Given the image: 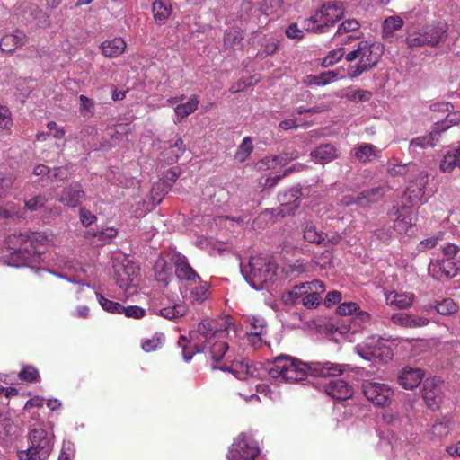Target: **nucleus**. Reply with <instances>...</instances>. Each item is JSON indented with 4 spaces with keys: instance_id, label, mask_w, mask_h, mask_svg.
Returning a JSON list of instances; mask_svg holds the SVG:
<instances>
[{
    "instance_id": "obj_1",
    "label": "nucleus",
    "mask_w": 460,
    "mask_h": 460,
    "mask_svg": "<svg viewBox=\"0 0 460 460\" xmlns=\"http://www.w3.org/2000/svg\"><path fill=\"white\" fill-rule=\"evenodd\" d=\"M231 328L227 320L204 319L196 329L190 330L189 336L181 335L178 344L181 347L182 357L186 362L193 355L208 349L211 359L220 362L229 349L226 341Z\"/></svg>"
},
{
    "instance_id": "obj_2",
    "label": "nucleus",
    "mask_w": 460,
    "mask_h": 460,
    "mask_svg": "<svg viewBox=\"0 0 460 460\" xmlns=\"http://www.w3.org/2000/svg\"><path fill=\"white\" fill-rule=\"evenodd\" d=\"M348 367V365L330 361L306 363L290 356L280 355L274 358L268 374L274 379L298 382L305 380L308 374L315 376H334L343 374Z\"/></svg>"
},
{
    "instance_id": "obj_3",
    "label": "nucleus",
    "mask_w": 460,
    "mask_h": 460,
    "mask_svg": "<svg viewBox=\"0 0 460 460\" xmlns=\"http://www.w3.org/2000/svg\"><path fill=\"white\" fill-rule=\"evenodd\" d=\"M344 4L341 2H332L323 4L308 19L303 22V30L296 23H291L286 30L289 39L300 40L304 37V30L314 33H324L341 20L344 14Z\"/></svg>"
},
{
    "instance_id": "obj_4",
    "label": "nucleus",
    "mask_w": 460,
    "mask_h": 460,
    "mask_svg": "<svg viewBox=\"0 0 460 460\" xmlns=\"http://www.w3.org/2000/svg\"><path fill=\"white\" fill-rule=\"evenodd\" d=\"M44 240L45 236L37 232L14 234L7 236L5 243L12 251L10 264L14 267H22L38 261L42 252L40 245Z\"/></svg>"
},
{
    "instance_id": "obj_5",
    "label": "nucleus",
    "mask_w": 460,
    "mask_h": 460,
    "mask_svg": "<svg viewBox=\"0 0 460 460\" xmlns=\"http://www.w3.org/2000/svg\"><path fill=\"white\" fill-rule=\"evenodd\" d=\"M382 55L379 44L360 41L356 49L348 52L345 58L351 64L348 67V75L351 78L359 76L376 66Z\"/></svg>"
},
{
    "instance_id": "obj_6",
    "label": "nucleus",
    "mask_w": 460,
    "mask_h": 460,
    "mask_svg": "<svg viewBox=\"0 0 460 460\" xmlns=\"http://www.w3.org/2000/svg\"><path fill=\"white\" fill-rule=\"evenodd\" d=\"M54 446V434L43 428H35L28 434L26 448L17 449L18 460H48Z\"/></svg>"
},
{
    "instance_id": "obj_7",
    "label": "nucleus",
    "mask_w": 460,
    "mask_h": 460,
    "mask_svg": "<svg viewBox=\"0 0 460 460\" xmlns=\"http://www.w3.org/2000/svg\"><path fill=\"white\" fill-rule=\"evenodd\" d=\"M54 446V434L43 428H35L28 434L26 448L17 449L18 460H48Z\"/></svg>"
},
{
    "instance_id": "obj_8",
    "label": "nucleus",
    "mask_w": 460,
    "mask_h": 460,
    "mask_svg": "<svg viewBox=\"0 0 460 460\" xmlns=\"http://www.w3.org/2000/svg\"><path fill=\"white\" fill-rule=\"evenodd\" d=\"M459 247L447 243L442 247V257L431 260L429 264V274L435 279L454 278L460 270Z\"/></svg>"
},
{
    "instance_id": "obj_9",
    "label": "nucleus",
    "mask_w": 460,
    "mask_h": 460,
    "mask_svg": "<svg viewBox=\"0 0 460 460\" xmlns=\"http://www.w3.org/2000/svg\"><path fill=\"white\" fill-rule=\"evenodd\" d=\"M324 290V283L314 279L294 286L292 289L283 295V299L286 303L302 304L305 307L312 309L320 305L322 301L321 293Z\"/></svg>"
},
{
    "instance_id": "obj_10",
    "label": "nucleus",
    "mask_w": 460,
    "mask_h": 460,
    "mask_svg": "<svg viewBox=\"0 0 460 460\" xmlns=\"http://www.w3.org/2000/svg\"><path fill=\"white\" fill-rule=\"evenodd\" d=\"M240 267L247 283L256 290L262 289L275 275L274 265L262 256L251 257L247 265L241 263Z\"/></svg>"
},
{
    "instance_id": "obj_11",
    "label": "nucleus",
    "mask_w": 460,
    "mask_h": 460,
    "mask_svg": "<svg viewBox=\"0 0 460 460\" xmlns=\"http://www.w3.org/2000/svg\"><path fill=\"white\" fill-rule=\"evenodd\" d=\"M355 351L367 361L380 360L386 362L393 357L392 349L379 336H370L355 347Z\"/></svg>"
},
{
    "instance_id": "obj_12",
    "label": "nucleus",
    "mask_w": 460,
    "mask_h": 460,
    "mask_svg": "<svg viewBox=\"0 0 460 460\" xmlns=\"http://www.w3.org/2000/svg\"><path fill=\"white\" fill-rule=\"evenodd\" d=\"M260 453L257 442L249 435L241 433L227 453L228 460H253Z\"/></svg>"
},
{
    "instance_id": "obj_13",
    "label": "nucleus",
    "mask_w": 460,
    "mask_h": 460,
    "mask_svg": "<svg viewBox=\"0 0 460 460\" xmlns=\"http://www.w3.org/2000/svg\"><path fill=\"white\" fill-rule=\"evenodd\" d=\"M362 392L369 402L378 407L389 406L394 397L390 385L378 381H363Z\"/></svg>"
},
{
    "instance_id": "obj_14",
    "label": "nucleus",
    "mask_w": 460,
    "mask_h": 460,
    "mask_svg": "<svg viewBox=\"0 0 460 460\" xmlns=\"http://www.w3.org/2000/svg\"><path fill=\"white\" fill-rule=\"evenodd\" d=\"M428 181L429 176L424 171H420L413 180L409 181L403 194V199L406 200V204L415 207L427 201L426 185Z\"/></svg>"
},
{
    "instance_id": "obj_15",
    "label": "nucleus",
    "mask_w": 460,
    "mask_h": 460,
    "mask_svg": "<svg viewBox=\"0 0 460 460\" xmlns=\"http://www.w3.org/2000/svg\"><path fill=\"white\" fill-rule=\"evenodd\" d=\"M213 369H219L221 371L232 372L238 379H260L268 372L258 367L255 364H250L249 361H241L234 363L231 366H227L226 363L222 365L212 367Z\"/></svg>"
},
{
    "instance_id": "obj_16",
    "label": "nucleus",
    "mask_w": 460,
    "mask_h": 460,
    "mask_svg": "<svg viewBox=\"0 0 460 460\" xmlns=\"http://www.w3.org/2000/svg\"><path fill=\"white\" fill-rule=\"evenodd\" d=\"M441 385V380L437 377L427 378L424 381L422 397L427 406L432 411L438 409L443 401Z\"/></svg>"
},
{
    "instance_id": "obj_17",
    "label": "nucleus",
    "mask_w": 460,
    "mask_h": 460,
    "mask_svg": "<svg viewBox=\"0 0 460 460\" xmlns=\"http://www.w3.org/2000/svg\"><path fill=\"white\" fill-rule=\"evenodd\" d=\"M172 261L175 267V275L180 280L190 284L196 283V280L199 279L200 276L193 270L188 259L181 253L173 252Z\"/></svg>"
},
{
    "instance_id": "obj_18",
    "label": "nucleus",
    "mask_w": 460,
    "mask_h": 460,
    "mask_svg": "<svg viewBox=\"0 0 460 460\" xmlns=\"http://www.w3.org/2000/svg\"><path fill=\"white\" fill-rule=\"evenodd\" d=\"M425 39L429 40V47H437L445 42L447 37V25L442 21H433L421 28Z\"/></svg>"
},
{
    "instance_id": "obj_19",
    "label": "nucleus",
    "mask_w": 460,
    "mask_h": 460,
    "mask_svg": "<svg viewBox=\"0 0 460 460\" xmlns=\"http://www.w3.org/2000/svg\"><path fill=\"white\" fill-rule=\"evenodd\" d=\"M85 197L83 186L79 182H73L65 186L57 195V200L65 206L75 208L81 200Z\"/></svg>"
},
{
    "instance_id": "obj_20",
    "label": "nucleus",
    "mask_w": 460,
    "mask_h": 460,
    "mask_svg": "<svg viewBox=\"0 0 460 460\" xmlns=\"http://www.w3.org/2000/svg\"><path fill=\"white\" fill-rule=\"evenodd\" d=\"M325 393L334 400L351 398L354 390L352 385L341 378L332 379L324 385Z\"/></svg>"
},
{
    "instance_id": "obj_21",
    "label": "nucleus",
    "mask_w": 460,
    "mask_h": 460,
    "mask_svg": "<svg viewBox=\"0 0 460 460\" xmlns=\"http://www.w3.org/2000/svg\"><path fill=\"white\" fill-rule=\"evenodd\" d=\"M424 377V372L420 368L403 367L399 376L398 382L405 389L411 390L417 387Z\"/></svg>"
},
{
    "instance_id": "obj_22",
    "label": "nucleus",
    "mask_w": 460,
    "mask_h": 460,
    "mask_svg": "<svg viewBox=\"0 0 460 460\" xmlns=\"http://www.w3.org/2000/svg\"><path fill=\"white\" fill-rule=\"evenodd\" d=\"M415 295L412 292H397L394 290L385 293V302L389 306L406 309L412 305Z\"/></svg>"
},
{
    "instance_id": "obj_23",
    "label": "nucleus",
    "mask_w": 460,
    "mask_h": 460,
    "mask_svg": "<svg viewBox=\"0 0 460 460\" xmlns=\"http://www.w3.org/2000/svg\"><path fill=\"white\" fill-rule=\"evenodd\" d=\"M137 271L134 267L126 266L123 272L117 279V284L121 289L125 290L126 296H129L137 291Z\"/></svg>"
},
{
    "instance_id": "obj_24",
    "label": "nucleus",
    "mask_w": 460,
    "mask_h": 460,
    "mask_svg": "<svg viewBox=\"0 0 460 460\" xmlns=\"http://www.w3.org/2000/svg\"><path fill=\"white\" fill-rule=\"evenodd\" d=\"M412 208L413 207H411L408 204H403L400 210L396 209L395 214L397 215V218L394 222V229L398 233H406L413 225L415 211Z\"/></svg>"
},
{
    "instance_id": "obj_25",
    "label": "nucleus",
    "mask_w": 460,
    "mask_h": 460,
    "mask_svg": "<svg viewBox=\"0 0 460 460\" xmlns=\"http://www.w3.org/2000/svg\"><path fill=\"white\" fill-rule=\"evenodd\" d=\"M103 56L109 58H114L120 56L126 49L127 44L120 37L107 40L100 45Z\"/></svg>"
},
{
    "instance_id": "obj_26",
    "label": "nucleus",
    "mask_w": 460,
    "mask_h": 460,
    "mask_svg": "<svg viewBox=\"0 0 460 460\" xmlns=\"http://www.w3.org/2000/svg\"><path fill=\"white\" fill-rule=\"evenodd\" d=\"M311 155L314 162L327 164L338 157L339 151L332 144H323L312 151Z\"/></svg>"
},
{
    "instance_id": "obj_27",
    "label": "nucleus",
    "mask_w": 460,
    "mask_h": 460,
    "mask_svg": "<svg viewBox=\"0 0 460 460\" xmlns=\"http://www.w3.org/2000/svg\"><path fill=\"white\" fill-rule=\"evenodd\" d=\"M190 283V285H191ZM196 286L190 288V301L192 304H201L208 299L210 296V285L201 278L194 283Z\"/></svg>"
},
{
    "instance_id": "obj_28",
    "label": "nucleus",
    "mask_w": 460,
    "mask_h": 460,
    "mask_svg": "<svg viewBox=\"0 0 460 460\" xmlns=\"http://www.w3.org/2000/svg\"><path fill=\"white\" fill-rule=\"evenodd\" d=\"M26 35L22 31L16 30L13 33L5 34L0 41L2 51L12 52L24 44Z\"/></svg>"
},
{
    "instance_id": "obj_29",
    "label": "nucleus",
    "mask_w": 460,
    "mask_h": 460,
    "mask_svg": "<svg viewBox=\"0 0 460 460\" xmlns=\"http://www.w3.org/2000/svg\"><path fill=\"white\" fill-rule=\"evenodd\" d=\"M280 2L279 0H264L261 6L260 22H268L278 18L280 15Z\"/></svg>"
},
{
    "instance_id": "obj_30",
    "label": "nucleus",
    "mask_w": 460,
    "mask_h": 460,
    "mask_svg": "<svg viewBox=\"0 0 460 460\" xmlns=\"http://www.w3.org/2000/svg\"><path fill=\"white\" fill-rule=\"evenodd\" d=\"M439 168L443 172H452L456 168L460 170V145L445 154L440 161Z\"/></svg>"
},
{
    "instance_id": "obj_31",
    "label": "nucleus",
    "mask_w": 460,
    "mask_h": 460,
    "mask_svg": "<svg viewBox=\"0 0 460 460\" xmlns=\"http://www.w3.org/2000/svg\"><path fill=\"white\" fill-rule=\"evenodd\" d=\"M199 103V99L197 95H191L185 103L178 104L174 108L175 119L174 123L181 122L183 119L193 113Z\"/></svg>"
},
{
    "instance_id": "obj_32",
    "label": "nucleus",
    "mask_w": 460,
    "mask_h": 460,
    "mask_svg": "<svg viewBox=\"0 0 460 460\" xmlns=\"http://www.w3.org/2000/svg\"><path fill=\"white\" fill-rule=\"evenodd\" d=\"M455 421L451 416H443L437 420L432 425L430 432L433 437L443 438L447 437L454 429Z\"/></svg>"
},
{
    "instance_id": "obj_33",
    "label": "nucleus",
    "mask_w": 460,
    "mask_h": 460,
    "mask_svg": "<svg viewBox=\"0 0 460 460\" xmlns=\"http://www.w3.org/2000/svg\"><path fill=\"white\" fill-rule=\"evenodd\" d=\"M153 16L159 25L164 24L171 16L172 9L169 2L155 0L152 4Z\"/></svg>"
},
{
    "instance_id": "obj_34",
    "label": "nucleus",
    "mask_w": 460,
    "mask_h": 460,
    "mask_svg": "<svg viewBox=\"0 0 460 460\" xmlns=\"http://www.w3.org/2000/svg\"><path fill=\"white\" fill-rule=\"evenodd\" d=\"M441 134L439 126H435L432 132L428 136H421L413 138L410 143V147L416 151L417 148L425 149L432 147L438 142V137Z\"/></svg>"
},
{
    "instance_id": "obj_35",
    "label": "nucleus",
    "mask_w": 460,
    "mask_h": 460,
    "mask_svg": "<svg viewBox=\"0 0 460 460\" xmlns=\"http://www.w3.org/2000/svg\"><path fill=\"white\" fill-rule=\"evenodd\" d=\"M353 154L360 163H367L378 155L379 150L372 144L362 143L353 149Z\"/></svg>"
},
{
    "instance_id": "obj_36",
    "label": "nucleus",
    "mask_w": 460,
    "mask_h": 460,
    "mask_svg": "<svg viewBox=\"0 0 460 460\" xmlns=\"http://www.w3.org/2000/svg\"><path fill=\"white\" fill-rule=\"evenodd\" d=\"M17 435V426L6 415L0 413V441L7 443Z\"/></svg>"
},
{
    "instance_id": "obj_37",
    "label": "nucleus",
    "mask_w": 460,
    "mask_h": 460,
    "mask_svg": "<svg viewBox=\"0 0 460 460\" xmlns=\"http://www.w3.org/2000/svg\"><path fill=\"white\" fill-rule=\"evenodd\" d=\"M379 447L387 452L390 449L393 453L400 452L403 447V443L399 440L391 430L384 432L380 437Z\"/></svg>"
},
{
    "instance_id": "obj_38",
    "label": "nucleus",
    "mask_w": 460,
    "mask_h": 460,
    "mask_svg": "<svg viewBox=\"0 0 460 460\" xmlns=\"http://www.w3.org/2000/svg\"><path fill=\"white\" fill-rule=\"evenodd\" d=\"M339 78V75L334 70L323 72L319 75H309L305 77V83L309 85H326Z\"/></svg>"
},
{
    "instance_id": "obj_39",
    "label": "nucleus",
    "mask_w": 460,
    "mask_h": 460,
    "mask_svg": "<svg viewBox=\"0 0 460 460\" xmlns=\"http://www.w3.org/2000/svg\"><path fill=\"white\" fill-rule=\"evenodd\" d=\"M294 157L288 158L287 156L279 155V156H268L261 160H260L255 167L260 172H264L267 170H276L279 167H282L286 164L288 159H293Z\"/></svg>"
},
{
    "instance_id": "obj_40",
    "label": "nucleus",
    "mask_w": 460,
    "mask_h": 460,
    "mask_svg": "<svg viewBox=\"0 0 460 460\" xmlns=\"http://www.w3.org/2000/svg\"><path fill=\"white\" fill-rule=\"evenodd\" d=\"M243 32L235 28L227 30L224 36V46L227 49H240L243 47Z\"/></svg>"
},
{
    "instance_id": "obj_41",
    "label": "nucleus",
    "mask_w": 460,
    "mask_h": 460,
    "mask_svg": "<svg viewBox=\"0 0 460 460\" xmlns=\"http://www.w3.org/2000/svg\"><path fill=\"white\" fill-rule=\"evenodd\" d=\"M155 276L157 281L167 284L172 276V268L164 258H158L154 265Z\"/></svg>"
},
{
    "instance_id": "obj_42",
    "label": "nucleus",
    "mask_w": 460,
    "mask_h": 460,
    "mask_svg": "<svg viewBox=\"0 0 460 460\" xmlns=\"http://www.w3.org/2000/svg\"><path fill=\"white\" fill-rule=\"evenodd\" d=\"M385 194L383 187H376L371 190H366L358 197L356 202L359 205H366L368 203L377 202Z\"/></svg>"
},
{
    "instance_id": "obj_43",
    "label": "nucleus",
    "mask_w": 460,
    "mask_h": 460,
    "mask_svg": "<svg viewBox=\"0 0 460 460\" xmlns=\"http://www.w3.org/2000/svg\"><path fill=\"white\" fill-rule=\"evenodd\" d=\"M404 24L403 19L398 15L389 16L383 22V35L385 38L393 36Z\"/></svg>"
},
{
    "instance_id": "obj_44",
    "label": "nucleus",
    "mask_w": 460,
    "mask_h": 460,
    "mask_svg": "<svg viewBox=\"0 0 460 460\" xmlns=\"http://www.w3.org/2000/svg\"><path fill=\"white\" fill-rule=\"evenodd\" d=\"M304 239L308 243L322 245L324 241V233L317 231L312 223H306L304 228Z\"/></svg>"
},
{
    "instance_id": "obj_45",
    "label": "nucleus",
    "mask_w": 460,
    "mask_h": 460,
    "mask_svg": "<svg viewBox=\"0 0 460 460\" xmlns=\"http://www.w3.org/2000/svg\"><path fill=\"white\" fill-rule=\"evenodd\" d=\"M301 196V190L297 187H293L287 191L279 195V200L282 206H288L294 204L292 208H296L299 204H296Z\"/></svg>"
},
{
    "instance_id": "obj_46",
    "label": "nucleus",
    "mask_w": 460,
    "mask_h": 460,
    "mask_svg": "<svg viewBox=\"0 0 460 460\" xmlns=\"http://www.w3.org/2000/svg\"><path fill=\"white\" fill-rule=\"evenodd\" d=\"M253 150L252 140L250 137H245L242 143L239 145L237 151L234 155L235 160L243 163L248 159Z\"/></svg>"
},
{
    "instance_id": "obj_47",
    "label": "nucleus",
    "mask_w": 460,
    "mask_h": 460,
    "mask_svg": "<svg viewBox=\"0 0 460 460\" xmlns=\"http://www.w3.org/2000/svg\"><path fill=\"white\" fill-rule=\"evenodd\" d=\"M164 335L161 332L155 333L151 338L142 341L141 347L146 352H153L162 348L164 343Z\"/></svg>"
},
{
    "instance_id": "obj_48",
    "label": "nucleus",
    "mask_w": 460,
    "mask_h": 460,
    "mask_svg": "<svg viewBox=\"0 0 460 460\" xmlns=\"http://www.w3.org/2000/svg\"><path fill=\"white\" fill-rule=\"evenodd\" d=\"M428 42L421 29L410 31L406 37V43L411 49L429 46Z\"/></svg>"
},
{
    "instance_id": "obj_49",
    "label": "nucleus",
    "mask_w": 460,
    "mask_h": 460,
    "mask_svg": "<svg viewBox=\"0 0 460 460\" xmlns=\"http://www.w3.org/2000/svg\"><path fill=\"white\" fill-rule=\"evenodd\" d=\"M187 312V307L184 305L177 304L172 306L164 307L160 310V315L169 319L177 320L183 316Z\"/></svg>"
},
{
    "instance_id": "obj_50",
    "label": "nucleus",
    "mask_w": 460,
    "mask_h": 460,
    "mask_svg": "<svg viewBox=\"0 0 460 460\" xmlns=\"http://www.w3.org/2000/svg\"><path fill=\"white\" fill-rule=\"evenodd\" d=\"M24 214V208H21L19 204L13 202L6 204L5 208L0 207L1 218H22Z\"/></svg>"
},
{
    "instance_id": "obj_51",
    "label": "nucleus",
    "mask_w": 460,
    "mask_h": 460,
    "mask_svg": "<svg viewBox=\"0 0 460 460\" xmlns=\"http://www.w3.org/2000/svg\"><path fill=\"white\" fill-rule=\"evenodd\" d=\"M245 321L250 325L249 332L267 333V323L261 316L247 315Z\"/></svg>"
},
{
    "instance_id": "obj_52",
    "label": "nucleus",
    "mask_w": 460,
    "mask_h": 460,
    "mask_svg": "<svg viewBox=\"0 0 460 460\" xmlns=\"http://www.w3.org/2000/svg\"><path fill=\"white\" fill-rule=\"evenodd\" d=\"M371 92L362 89L348 88L343 93V97L351 102H367L371 98Z\"/></svg>"
},
{
    "instance_id": "obj_53",
    "label": "nucleus",
    "mask_w": 460,
    "mask_h": 460,
    "mask_svg": "<svg viewBox=\"0 0 460 460\" xmlns=\"http://www.w3.org/2000/svg\"><path fill=\"white\" fill-rule=\"evenodd\" d=\"M96 298L102 308L111 314H121V305L118 302L107 299L101 293H96Z\"/></svg>"
},
{
    "instance_id": "obj_54",
    "label": "nucleus",
    "mask_w": 460,
    "mask_h": 460,
    "mask_svg": "<svg viewBox=\"0 0 460 460\" xmlns=\"http://www.w3.org/2000/svg\"><path fill=\"white\" fill-rule=\"evenodd\" d=\"M359 28V22L356 19H348L342 22L335 33L336 38H340L342 35L348 34V33H354L356 32Z\"/></svg>"
},
{
    "instance_id": "obj_55",
    "label": "nucleus",
    "mask_w": 460,
    "mask_h": 460,
    "mask_svg": "<svg viewBox=\"0 0 460 460\" xmlns=\"http://www.w3.org/2000/svg\"><path fill=\"white\" fill-rule=\"evenodd\" d=\"M256 388V394H252L250 396H246L244 394H239L242 397L245 399L247 402H252L253 400L260 402V396L259 394H262L265 397L272 398L273 392L270 389V387L266 384H257L255 385Z\"/></svg>"
},
{
    "instance_id": "obj_56",
    "label": "nucleus",
    "mask_w": 460,
    "mask_h": 460,
    "mask_svg": "<svg viewBox=\"0 0 460 460\" xmlns=\"http://www.w3.org/2000/svg\"><path fill=\"white\" fill-rule=\"evenodd\" d=\"M434 308L437 310V312L442 315H447L451 314L457 311V305L456 304L449 298L444 299L441 302H438Z\"/></svg>"
},
{
    "instance_id": "obj_57",
    "label": "nucleus",
    "mask_w": 460,
    "mask_h": 460,
    "mask_svg": "<svg viewBox=\"0 0 460 460\" xmlns=\"http://www.w3.org/2000/svg\"><path fill=\"white\" fill-rule=\"evenodd\" d=\"M171 153L168 157H166V161L169 164H172L178 160L180 155L185 151L184 141L182 138H179L176 140L174 145L170 146Z\"/></svg>"
},
{
    "instance_id": "obj_58",
    "label": "nucleus",
    "mask_w": 460,
    "mask_h": 460,
    "mask_svg": "<svg viewBox=\"0 0 460 460\" xmlns=\"http://www.w3.org/2000/svg\"><path fill=\"white\" fill-rule=\"evenodd\" d=\"M345 55L344 49L339 48L333 49L328 53V55L323 59L322 65L325 67L332 66Z\"/></svg>"
},
{
    "instance_id": "obj_59",
    "label": "nucleus",
    "mask_w": 460,
    "mask_h": 460,
    "mask_svg": "<svg viewBox=\"0 0 460 460\" xmlns=\"http://www.w3.org/2000/svg\"><path fill=\"white\" fill-rule=\"evenodd\" d=\"M121 314H124L128 318L140 319L145 316L146 311L144 308L137 305H121Z\"/></svg>"
},
{
    "instance_id": "obj_60",
    "label": "nucleus",
    "mask_w": 460,
    "mask_h": 460,
    "mask_svg": "<svg viewBox=\"0 0 460 460\" xmlns=\"http://www.w3.org/2000/svg\"><path fill=\"white\" fill-rule=\"evenodd\" d=\"M14 181L13 175H4L0 172V199L5 197L11 190Z\"/></svg>"
},
{
    "instance_id": "obj_61",
    "label": "nucleus",
    "mask_w": 460,
    "mask_h": 460,
    "mask_svg": "<svg viewBox=\"0 0 460 460\" xmlns=\"http://www.w3.org/2000/svg\"><path fill=\"white\" fill-rule=\"evenodd\" d=\"M19 376L25 381L34 382L39 379L40 375L36 367L32 366H26L21 370Z\"/></svg>"
},
{
    "instance_id": "obj_62",
    "label": "nucleus",
    "mask_w": 460,
    "mask_h": 460,
    "mask_svg": "<svg viewBox=\"0 0 460 460\" xmlns=\"http://www.w3.org/2000/svg\"><path fill=\"white\" fill-rule=\"evenodd\" d=\"M460 123V111L449 113L446 120L442 123H437L435 126H439V129L442 132L446 131L453 125Z\"/></svg>"
},
{
    "instance_id": "obj_63",
    "label": "nucleus",
    "mask_w": 460,
    "mask_h": 460,
    "mask_svg": "<svg viewBox=\"0 0 460 460\" xmlns=\"http://www.w3.org/2000/svg\"><path fill=\"white\" fill-rule=\"evenodd\" d=\"M46 201L47 199L42 196L33 197L25 202L24 212L26 210L37 211L44 207Z\"/></svg>"
},
{
    "instance_id": "obj_64",
    "label": "nucleus",
    "mask_w": 460,
    "mask_h": 460,
    "mask_svg": "<svg viewBox=\"0 0 460 460\" xmlns=\"http://www.w3.org/2000/svg\"><path fill=\"white\" fill-rule=\"evenodd\" d=\"M75 445L71 441H64L58 460H73L75 456Z\"/></svg>"
}]
</instances>
